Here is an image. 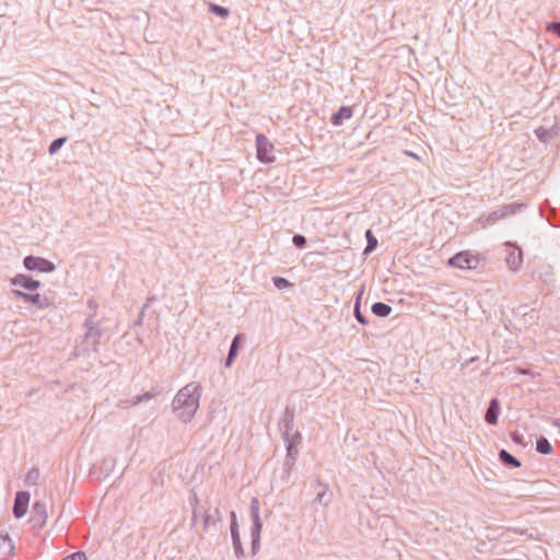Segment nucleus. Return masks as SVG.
Wrapping results in <instances>:
<instances>
[{"instance_id":"40","label":"nucleus","mask_w":560,"mask_h":560,"mask_svg":"<svg viewBox=\"0 0 560 560\" xmlns=\"http://www.w3.org/2000/svg\"><path fill=\"white\" fill-rule=\"evenodd\" d=\"M131 402H132V400L121 399V400H119V402L117 404V406H118L119 408L127 409V408H129V407H131V406H132V405H131Z\"/></svg>"},{"instance_id":"36","label":"nucleus","mask_w":560,"mask_h":560,"mask_svg":"<svg viewBox=\"0 0 560 560\" xmlns=\"http://www.w3.org/2000/svg\"><path fill=\"white\" fill-rule=\"evenodd\" d=\"M547 32L556 34L558 37H560V22H551L547 24L546 27Z\"/></svg>"},{"instance_id":"47","label":"nucleus","mask_w":560,"mask_h":560,"mask_svg":"<svg viewBox=\"0 0 560 560\" xmlns=\"http://www.w3.org/2000/svg\"><path fill=\"white\" fill-rule=\"evenodd\" d=\"M521 373L522 374H527V371L526 370H521Z\"/></svg>"},{"instance_id":"25","label":"nucleus","mask_w":560,"mask_h":560,"mask_svg":"<svg viewBox=\"0 0 560 560\" xmlns=\"http://www.w3.org/2000/svg\"><path fill=\"white\" fill-rule=\"evenodd\" d=\"M159 394H160V390L152 389L142 395H138L132 399L131 405H139L140 402L149 401L152 398L156 397Z\"/></svg>"},{"instance_id":"16","label":"nucleus","mask_w":560,"mask_h":560,"mask_svg":"<svg viewBox=\"0 0 560 560\" xmlns=\"http://www.w3.org/2000/svg\"><path fill=\"white\" fill-rule=\"evenodd\" d=\"M353 115V110L350 106H341L339 110L332 114L330 121L334 126H341L343 120L350 119Z\"/></svg>"},{"instance_id":"2","label":"nucleus","mask_w":560,"mask_h":560,"mask_svg":"<svg viewBox=\"0 0 560 560\" xmlns=\"http://www.w3.org/2000/svg\"><path fill=\"white\" fill-rule=\"evenodd\" d=\"M85 334L83 336V346L86 350L98 352L101 339L104 337L106 329L101 319H96L94 315H89L83 324Z\"/></svg>"},{"instance_id":"42","label":"nucleus","mask_w":560,"mask_h":560,"mask_svg":"<svg viewBox=\"0 0 560 560\" xmlns=\"http://www.w3.org/2000/svg\"><path fill=\"white\" fill-rule=\"evenodd\" d=\"M88 306H89V308H90V310H92L93 312H95V311H96V308H97V304H96V302H95L94 300H92V299L88 301Z\"/></svg>"},{"instance_id":"27","label":"nucleus","mask_w":560,"mask_h":560,"mask_svg":"<svg viewBox=\"0 0 560 560\" xmlns=\"http://www.w3.org/2000/svg\"><path fill=\"white\" fill-rule=\"evenodd\" d=\"M535 135L539 140L547 142L552 136H555L553 127L551 129L539 127L535 129Z\"/></svg>"},{"instance_id":"15","label":"nucleus","mask_w":560,"mask_h":560,"mask_svg":"<svg viewBox=\"0 0 560 560\" xmlns=\"http://www.w3.org/2000/svg\"><path fill=\"white\" fill-rule=\"evenodd\" d=\"M298 445L299 444H293L292 442L285 444L287 456L284 459V468H285L287 474H289L290 469L295 464L296 457L299 455Z\"/></svg>"},{"instance_id":"21","label":"nucleus","mask_w":560,"mask_h":560,"mask_svg":"<svg viewBox=\"0 0 560 560\" xmlns=\"http://www.w3.org/2000/svg\"><path fill=\"white\" fill-rule=\"evenodd\" d=\"M499 459L506 467H521V462L505 450L499 452Z\"/></svg>"},{"instance_id":"35","label":"nucleus","mask_w":560,"mask_h":560,"mask_svg":"<svg viewBox=\"0 0 560 560\" xmlns=\"http://www.w3.org/2000/svg\"><path fill=\"white\" fill-rule=\"evenodd\" d=\"M323 487V489L316 494V498H315V502L317 503H323L325 505L328 504V501H324L326 494H327V491H328V487L326 485H320Z\"/></svg>"},{"instance_id":"33","label":"nucleus","mask_w":560,"mask_h":560,"mask_svg":"<svg viewBox=\"0 0 560 560\" xmlns=\"http://www.w3.org/2000/svg\"><path fill=\"white\" fill-rule=\"evenodd\" d=\"M39 478V470L37 468H32L27 474L25 481L32 485H35Z\"/></svg>"},{"instance_id":"44","label":"nucleus","mask_w":560,"mask_h":560,"mask_svg":"<svg viewBox=\"0 0 560 560\" xmlns=\"http://www.w3.org/2000/svg\"><path fill=\"white\" fill-rule=\"evenodd\" d=\"M197 517H198V513H197V510L195 509L192 512V517H191L192 523L196 522Z\"/></svg>"},{"instance_id":"20","label":"nucleus","mask_w":560,"mask_h":560,"mask_svg":"<svg viewBox=\"0 0 560 560\" xmlns=\"http://www.w3.org/2000/svg\"><path fill=\"white\" fill-rule=\"evenodd\" d=\"M260 503L257 498H253L250 501V515L253 520V527H262V523L260 520Z\"/></svg>"},{"instance_id":"32","label":"nucleus","mask_w":560,"mask_h":560,"mask_svg":"<svg viewBox=\"0 0 560 560\" xmlns=\"http://www.w3.org/2000/svg\"><path fill=\"white\" fill-rule=\"evenodd\" d=\"M272 282H273L275 287L279 290L285 289L291 285L289 280H287L285 278H282V277H273Z\"/></svg>"},{"instance_id":"17","label":"nucleus","mask_w":560,"mask_h":560,"mask_svg":"<svg viewBox=\"0 0 560 560\" xmlns=\"http://www.w3.org/2000/svg\"><path fill=\"white\" fill-rule=\"evenodd\" d=\"M499 413H500L499 401H498L497 398H493V399H491V401L489 404V407H488V409L486 411L485 420L489 424H497Z\"/></svg>"},{"instance_id":"24","label":"nucleus","mask_w":560,"mask_h":560,"mask_svg":"<svg viewBox=\"0 0 560 560\" xmlns=\"http://www.w3.org/2000/svg\"><path fill=\"white\" fill-rule=\"evenodd\" d=\"M536 451L539 454L548 455L552 452V446H551L550 442L545 436H540L536 441Z\"/></svg>"},{"instance_id":"38","label":"nucleus","mask_w":560,"mask_h":560,"mask_svg":"<svg viewBox=\"0 0 560 560\" xmlns=\"http://www.w3.org/2000/svg\"><path fill=\"white\" fill-rule=\"evenodd\" d=\"M153 300V298L148 299V302L143 305L142 311L139 314L138 319L136 320V325H142L143 315H144V308L149 306V303Z\"/></svg>"},{"instance_id":"41","label":"nucleus","mask_w":560,"mask_h":560,"mask_svg":"<svg viewBox=\"0 0 560 560\" xmlns=\"http://www.w3.org/2000/svg\"><path fill=\"white\" fill-rule=\"evenodd\" d=\"M552 127H553V133L560 135V117L556 120V122Z\"/></svg>"},{"instance_id":"8","label":"nucleus","mask_w":560,"mask_h":560,"mask_svg":"<svg viewBox=\"0 0 560 560\" xmlns=\"http://www.w3.org/2000/svg\"><path fill=\"white\" fill-rule=\"evenodd\" d=\"M47 508L44 501H36L32 506L30 523L34 528L42 529L47 522Z\"/></svg>"},{"instance_id":"37","label":"nucleus","mask_w":560,"mask_h":560,"mask_svg":"<svg viewBox=\"0 0 560 560\" xmlns=\"http://www.w3.org/2000/svg\"><path fill=\"white\" fill-rule=\"evenodd\" d=\"M62 560H88V558L83 551H77L65 557Z\"/></svg>"},{"instance_id":"34","label":"nucleus","mask_w":560,"mask_h":560,"mask_svg":"<svg viewBox=\"0 0 560 560\" xmlns=\"http://www.w3.org/2000/svg\"><path fill=\"white\" fill-rule=\"evenodd\" d=\"M292 243L293 245L296 247V248H304L305 245H306V238L305 236L301 235V234H295L293 237H292Z\"/></svg>"},{"instance_id":"26","label":"nucleus","mask_w":560,"mask_h":560,"mask_svg":"<svg viewBox=\"0 0 560 560\" xmlns=\"http://www.w3.org/2000/svg\"><path fill=\"white\" fill-rule=\"evenodd\" d=\"M365 237H366V247L364 249V254H369L371 252H373L376 247H377V238L373 235L372 231L371 230H368L365 232Z\"/></svg>"},{"instance_id":"45","label":"nucleus","mask_w":560,"mask_h":560,"mask_svg":"<svg viewBox=\"0 0 560 560\" xmlns=\"http://www.w3.org/2000/svg\"><path fill=\"white\" fill-rule=\"evenodd\" d=\"M552 424H553L555 427L560 428V419H555V420H553V422H552Z\"/></svg>"},{"instance_id":"39","label":"nucleus","mask_w":560,"mask_h":560,"mask_svg":"<svg viewBox=\"0 0 560 560\" xmlns=\"http://www.w3.org/2000/svg\"><path fill=\"white\" fill-rule=\"evenodd\" d=\"M12 294L14 295V298L16 299H21L23 301H25V298H26V292H23L21 290H12Z\"/></svg>"},{"instance_id":"46","label":"nucleus","mask_w":560,"mask_h":560,"mask_svg":"<svg viewBox=\"0 0 560 560\" xmlns=\"http://www.w3.org/2000/svg\"><path fill=\"white\" fill-rule=\"evenodd\" d=\"M408 155L412 156V158H418L415 153L412 152H406Z\"/></svg>"},{"instance_id":"6","label":"nucleus","mask_w":560,"mask_h":560,"mask_svg":"<svg viewBox=\"0 0 560 560\" xmlns=\"http://www.w3.org/2000/svg\"><path fill=\"white\" fill-rule=\"evenodd\" d=\"M23 265L30 271H39L45 273H50L56 269V266L52 261L32 255L24 258Z\"/></svg>"},{"instance_id":"14","label":"nucleus","mask_w":560,"mask_h":560,"mask_svg":"<svg viewBox=\"0 0 560 560\" xmlns=\"http://www.w3.org/2000/svg\"><path fill=\"white\" fill-rule=\"evenodd\" d=\"M244 340V335L242 334H237L232 342H231V346H230V349H229V353H228V358H226V361H225V366L226 368H230L234 361V359L236 358L237 353H238V349H240V346L242 343V341Z\"/></svg>"},{"instance_id":"31","label":"nucleus","mask_w":560,"mask_h":560,"mask_svg":"<svg viewBox=\"0 0 560 560\" xmlns=\"http://www.w3.org/2000/svg\"><path fill=\"white\" fill-rule=\"evenodd\" d=\"M553 277V271L550 266H545L541 268V271L539 273V279L544 282H551Z\"/></svg>"},{"instance_id":"5","label":"nucleus","mask_w":560,"mask_h":560,"mask_svg":"<svg viewBox=\"0 0 560 560\" xmlns=\"http://www.w3.org/2000/svg\"><path fill=\"white\" fill-rule=\"evenodd\" d=\"M480 262L478 255H472L468 250H463L454 255L448 260V265L459 269H476Z\"/></svg>"},{"instance_id":"11","label":"nucleus","mask_w":560,"mask_h":560,"mask_svg":"<svg viewBox=\"0 0 560 560\" xmlns=\"http://www.w3.org/2000/svg\"><path fill=\"white\" fill-rule=\"evenodd\" d=\"M30 498L31 495L26 491L16 492L13 504V514L16 518H22L26 514Z\"/></svg>"},{"instance_id":"7","label":"nucleus","mask_w":560,"mask_h":560,"mask_svg":"<svg viewBox=\"0 0 560 560\" xmlns=\"http://www.w3.org/2000/svg\"><path fill=\"white\" fill-rule=\"evenodd\" d=\"M230 518H231L230 529H231L233 551L237 559H242L245 556V551H244V548H243V545L241 541L237 517H236V513L234 511H232L230 513Z\"/></svg>"},{"instance_id":"9","label":"nucleus","mask_w":560,"mask_h":560,"mask_svg":"<svg viewBox=\"0 0 560 560\" xmlns=\"http://www.w3.org/2000/svg\"><path fill=\"white\" fill-rule=\"evenodd\" d=\"M256 147H257V159L260 162L268 163L273 160L271 155L272 144L269 142L266 136L259 133L256 137Z\"/></svg>"},{"instance_id":"19","label":"nucleus","mask_w":560,"mask_h":560,"mask_svg":"<svg viewBox=\"0 0 560 560\" xmlns=\"http://www.w3.org/2000/svg\"><path fill=\"white\" fill-rule=\"evenodd\" d=\"M36 305L38 308L44 310L50 305L48 298L40 295L39 293L26 294L25 301Z\"/></svg>"},{"instance_id":"30","label":"nucleus","mask_w":560,"mask_h":560,"mask_svg":"<svg viewBox=\"0 0 560 560\" xmlns=\"http://www.w3.org/2000/svg\"><path fill=\"white\" fill-rule=\"evenodd\" d=\"M66 141H67L66 137H60V138L55 139L49 144V148H48L49 154H51V155L56 154L59 151V149L65 144Z\"/></svg>"},{"instance_id":"29","label":"nucleus","mask_w":560,"mask_h":560,"mask_svg":"<svg viewBox=\"0 0 560 560\" xmlns=\"http://www.w3.org/2000/svg\"><path fill=\"white\" fill-rule=\"evenodd\" d=\"M361 294L362 292L358 295L357 298V301H355V304H354V317L355 319L362 324V325H366L368 324V319L365 318L364 315H362L361 311H360V299H361Z\"/></svg>"},{"instance_id":"43","label":"nucleus","mask_w":560,"mask_h":560,"mask_svg":"<svg viewBox=\"0 0 560 560\" xmlns=\"http://www.w3.org/2000/svg\"><path fill=\"white\" fill-rule=\"evenodd\" d=\"M512 440H513L515 443L521 444V443H522V441H523V436H522V435H520V434H517V433H513V434H512Z\"/></svg>"},{"instance_id":"23","label":"nucleus","mask_w":560,"mask_h":560,"mask_svg":"<svg viewBox=\"0 0 560 560\" xmlns=\"http://www.w3.org/2000/svg\"><path fill=\"white\" fill-rule=\"evenodd\" d=\"M262 527H252L250 538H252V553L256 555L260 548V534Z\"/></svg>"},{"instance_id":"13","label":"nucleus","mask_w":560,"mask_h":560,"mask_svg":"<svg viewBox=\"0 0 560 560\" xmlns=\"http://www.w3.org/2000/svg\"><path fill=\"white\" fill-rule=\"evenodd\" d=\"M222 521V514L219 508H215L213 512H205L203 515V532H208L211 527H214Z\"/></svg>"},{"instance_id":"4","label":"nucleus","mask_w":560,"mask_h":560,"mask_svg":"<svg viewBox=\"0 0 560 560\" xmlns=\"http://www.w3.org/2000/svg\"><path fill=\"white\" fill-rule=\"evenodd\" d=\"M525 207H526L525 203H518V202L502 205V206L498 207L495 210H493L492 212H490L489 214H487V217L485 219L486 223L494 224L495 222H498L509 215L515 214L517 211L524 209Z\"/></svg>"},{"instance_id":"28","label":"nucleus","mask_w":560,"mask_h":560,"mask_svg":"<svg viewBox=\"0 0 560 560\" xmlns=\"http://www.w3.org/2000/svg\"><path fill=\"white\" fill-rule=\"evenodd\" d=\"M209 11L211 13L219 15L220 18H223V19L230 14V11L228 8H224L219 4H214V3H210Z\"/></svg>"},{"instance_id":"18","label":"nucleus","mask_w":560,"mask_h":560,"mask_svg":"<svg viewBox=\"0 0 560 560\" xmlns=\"http://www.w3.org/2000/svg\"><path fill=\"white\" fill-rule=\"evenodd\" d=\"M14 546L8 535H0V558H8L13 555Z\"/></svg>"},{"instance_id":"10","label":"nucleus","mask_w":560,"mask_h":560,"mask_svg":"<svg viewBox=\"0 0 560 560\" xmlns=\"http://www.w3.org/2000/svg\"><path fill=\"white\" fill-rule=\"evenodd\" d=\"M505 246L509 249V253L505 257L506 265L509 266V268L511 270L516 271L521 268L522 262H523L522 250H521V248H518L517 246L513 245L510 242L505 243Z\"/></svg>"},{"instance_id":"22","label":"nucleus","mask_w":560,"mask_h":560,"mask_svg":"<svg viewBox=\"0 0 560 560\" xmlns=\"http://www.w3.org/2000/svg\"><path fill=\"white\" fill-rule=\"evenodd\" d=\"M372 312L378 317H386L392 313V306L383 302H376L372 305Z\"/></svg>"},{"instance_id":"3","label":"nucleus","mask_w":560,"mask_h":560,"mask_svg":"<svg viewBox=\"0 0 560 560\" xmlns=\"http://www.w3.org/2000/svg\"><path fill=\"white\" fill-rule=\"evenodd\" d=\"M279 430L281 432L284 444L292 442L300 444L302 436L301 433L294 430V409L285 407L282 417L279 420Z\"/></svg>"},{"instance_id":"1","label":"nucleus","mask_w":560,"mask_h":560,"mask_svg":"<svg viewBox=\"0 0 560 560\" xmlns=\"http://www.w3.org/2000/svg\"><path fill=\"white\" fill-rule=\"evenodd\" d=\"M201 386L190 382L180 388L172 401V409L184 423L190 422L199 408Z\"/></svg>"},{"instance_id":"12","label":"nucleus","mask_w":560,"mask_h":560,"mask_svg":"<svg viewBox=\"0 0 560 560\" xmlns=\"http://www.w3.org/2000/svg\"><path fill=\"white\" fill-rule=\"evenodd\" d=\"M10 282L12 285L22 287L27 291H35L40 287L38 280H34L32 277L23 273L14 276Z\"/></svg>"}]
</instances>
